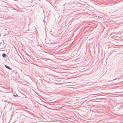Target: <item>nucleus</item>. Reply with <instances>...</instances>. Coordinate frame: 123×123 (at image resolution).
Wrapping results in <instances>:
<instances>
[{
  "label": "nucleus",
  "instance_id": "1",
  "mask_svg": "<svg viewBox=\"0 0 123 123\" xmlns=\"http://www.w3.org/2000/svg\"><path fill=\"white\" fill-rule=\"evenodd\" d=\"M5 66L6 68L7 69L10 70H11L12 68H11L9 66H8L6 65H4Z\"/></svg>",
  "mask_w": 123,
  "mask_h": 123
},
{
  "label": "nucleus",
  "instance_id": "2",
  "mask_svg": "<svg viewBox=\"0 0 123 123\" xmlns=\"http://www.w3.org/2000/svg\"><path fill=\"white\" fill-rule=\"evenodd\" d=\"M2 56L3 58H5L6 57L7 55L5 53H3Z\"/></svg>",
  "mask_w": 123,
  "mask_h": 123
},
{
  "label": "nucleus",
  "instance_id": "3",
  "mask_svg": "<svg viewBox=\"0 0 123 123\" xmlns=\"http://www.w3.org/2000/svg\"><path fill=\"white\" fill-rule=\"evenodd\" d=\"M117 78H116V79H113L112 80H116Z\"/></svg>",
  "mask_w": 123,
  "mask_h": 123
},
{
  "label": "nucleus",
  "instance_id": "4",
  "mask_svg": "<svg viewBox=\"0 0 123 123\" xmlns=\"http://www.w3.org/2000/svg\"><path fill=\"white\" fill-rule=\"evenodd\" d=\"M0 51H2V50H0Z\"/></svg>",
  "mask_w": 123,
  "mask_h": 123
}]
</instances>
